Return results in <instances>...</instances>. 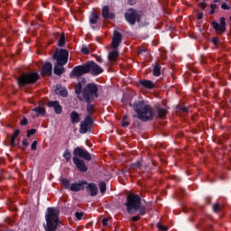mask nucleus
<instances>
[{"label":"nucleus","mask_w":231,"mask_h":231,"mask_svg":"<svg viewBox=\"0 0 231 231\" xmlns=\"http://www.w3.org/2000/svg\"><path fill=\"white\" fill-rule=\"evenodd\" d=\"M128 214L134 215L139 210L140 216H145V206H142V199L138 194H128L125 203Z\"/></svg>","instance_id":"1"},{"label":"nucleus","mask_w":231,"mask_h":231,"mask_svg":"<svg viewBox=\"0 0 231 231\" xmlns=\"http://www.w3.org/2000/svg\"><path fill=\"white\" fill-rule=\"evenodd\" d=\"M134 111L136 113V116L142 122H149L154 118V110L151 105L145 104L143 101H138L133 106Z\"/></svg>","instance_id":"2"},{"label":"nucleus","mask_w":231,"mask_h":231,"mask_svg":"<svg viewBox=\"0 0 231 231\" xmlns=\"http://www.w3.org/2000/svg\"><path fill=\"white\" fill-rule=\"evenodd\" d=\"M45 221V231H57V227L59 226V210L55 208H47Z\"/></svg>","instance_id":"3"},{"label":"nucleus","mask_w":231,"mask_h":231,"mask_svg":"<svg viewBox=\"0 0 231 231\" xmlns=\"http://www.w3.org/2000/svg\"><path fill=\"white\" fill-rule=\"evenodd\" d=\"M83 97L86 102H93L98 97V87L95 84H88L83 89Z\"/></svg>","instance_id":"4"},{"label":"nucleus","mask_w":231,"mask_h":231,"mask_svg":"<svg viewBox=\"0 0 231 231\" xmlns=\"http://www.w3.org/2000/svg\"><path fill=\"white\" fill-rule=\"evenodd\" d=\"M39 80V74L37 72L23 74L19 79V86H26V84H35Z\"/></svg>","instance_id":"5"},{"label":"nucleus","mask_w":231,"mask_h":231,"mask_svg":"<svg viewBox=\"0 0 231 231\" xmlns=\"http://www.w3.org/2000/svg\"><path fill=\"white\" fill-rule=\"evenodd\" d=\"M69 57V52L64 49L56 50L53 59L57 60L58 64H68V58Z\"/></svg>","instance_id":"6"},{"label":"nucleus","mask_w":231,"mask_h":231,"mask_svg":"<svg viewBox=\"0 0 231 231\" xmlns=\"http://www.w3.org/2000/svg\"><path fill=\"white\" fill-rule=\"evenodd\" d=\"M125 17L130 24H134L136 21H140V14L134 9H128L125 14Z\"/></svg>","instance_id":"7"},{"label":"nucleus","mask_w":231,"mask_h":231,"mask_svg":"<svg viewBox=\"0 0 231 231\" xmlns=\"http://www.w3.org/2000/svg\"><path fill=\"white\" fill-rule=\"evenodd\" d=\"M87 68L88 72L90 73V75L97 76L100 75V73H104V69L98 66L95 61L87 62Z\"/></svg>","instance_id":"8"},{"label":"nucleus","mask_w":231,"mask_h":231,"mask_svg":"<svg viewBox=\"0 0 231 231\" xmlns=\"http://www.w3.org/2000/svg\"><path fill=\"white\" fill-rule=\"evenodd\" d=\"M93 124V120H91V116L88 115L85 119L80 123L79 133L81 134H86L89 129H91V125Z\"/></svg>","instance_id":"9"},{"label":"nucleus","mask_w":231,"mask_h":231,"mask_svg":"<svg viewBox=\"0 0 231 231\" xmlns=\"http://www.w3.org/2000/svg\"><path fill=\"white\" fill-rule=\"evenodd\" d=\"M73 154L75 155L74 157L76 158H83V160H86L87 162H90L91 160V153L88 152L87 150H84L80 147H77Z\"/></svg>","instance_id":"10"},{"label":"nucleus","mask_w":231,"mask_h":231,"mask_svg":"<svg viewBox=\"0 0 231 231\" xmlns=\"http://www.w3.org/2000/svg\"><path fill=\"white\" fill-rule=\"evenodd\" d=\"M211 24L217 33H225L226 31V19L225 17L220 18V24L217 22H212Z\"/></svg>","instance_id":"11"},{"label":"nucleus","mask_w":231,"mask_h":231,"mask_svg":"<svg viewBox=\"0 0 231 231\" xmlns=\"http://www.w3.org/2000/svg\"><path fill=\"white\" fill-rule=\"evenodd\" d=\"M88 72V63L84 65L77 66L72 70V75L75 77H81V75H86Z\"/></svg>","instance_id":"12"},{"label":"nucleus","mask_w":231,"mask_h":231,"mask_svg":"<svg viewBox=\"0 0 231 231\" xmlns=\"http://www.w3.org/2000/svg\"><path fill=\"white\" fill-rule=\"evenodd\" d=\"M73 163L76 167L80 171V172H87L88 166H86V162L79 157H73Z\"/></svg>","instance_id":"13"},{"label":"nucleus","mask_w":231,"mask_h":231,"mask_svg":"<svg viewBox=\"0 0 231 231\" xmlns=\"http://www.w3.org/2000/svg\"><path fill=\"white\" fill-rule=\"evenodd\" d=\"M120 42H122V33H120L118 31H115L112 39V48L116 50V48L120 46Z\"/></svg>","instance_id":"14"},{"label":"nucleus","mask_w":231,"mask_h":231,"mask_svg":"<svg viewBox=\"0 0 231 231\" xmlns=\"http://www.w3.org/2000/svg\"><path fill=\"white\" fill-rule=\"evenodd\" d=\"M86 185L87 182L85 180H82L81 182L79 183H72L69 189L72 192H79V190H84V187H86Z\"/></svg>","instance_id":"15"},{"label":"nucleus","mask_w":231,"mask_h":231,"mask_svg":"<svg viewBox=\"0 0 231 231\" xmlns=\"http://www.w3.org/2000/svg\"><path fill=\"white\" fill-rule=\"evenodd\" d=\"M48 107H53L56 115H60L62 113V106L59 101H49L47 103Z\"/></svg>","instance_id":"16"},{"label":"nucleus","mask_w":231,"mask_h":231,"mask_svg":"<svg viewBox=\"0 0 231 231\" xmlns=\"http://www.w3.org/2000/svg\"><path fill=\"white\" fill-rule=\"evenodd\" d=\"M85 188L87 189L88 194L90 196H97L98 194V188L95 183L85 184Z\"/></svg>","instance_id":"17"},{"label":"nucleus","mask_w":231,"mask_h":231,"mask_svg":"<svg viewBox=\"0 0 231 231\" xmlns=\"http://www.w3.org/2000/svg\"><path fill=\"white\" fill-rule=\"evenodd\" d=\"M53 69V65L51 62H45L42 66V75H48L49 77H51V71Z\"/></svg>","instance_id":"18"},{"label":"nucleus","mask_w":231,"mask_h":231,"mask_svg":"<svg viewBox=\"0 0 231 231\" xmlns=\"http://www.w3.org/2000/svg\"><path fill=\"white\" fill-rule=\"evenodd\" d=\"M102 15L105 19H115V14L109 12V6L107 5L103 7Z\"/></svg>","instance_id":"19"},{"label":"nucleus","mask_w":231,"mask_h":231,"mask_svg":"<svg viewBox=\"0 0 231 231\" xmlns=\"http://www.w3.org/2000/svg\"><path fill=\"white\" fill-rule=\"evenodd\" d=\"M64 66H66V64H59V63H56V65L54 66V73L55 75H62L65 71L64 69Z\"/></svg>","instance_id":"20"},{"label":"nucleus","mask_w":231,"mask_h":231,"mask_svg":"<svg viewBox=\"0 0 231 231\" xmlns=\"http://www.w3.org/2000/svg\"><path fill=\"white\" fill-rule=\"evenodd\" d=\"M71 124H79L80 122V115L76 111L70 113Z\"/></svg>","instance_id":"21"},{"label":"nucleus","mask_w":231,"mask_h":231,"mask_svg":"<svg viewBox=\"0 0 231 231\" xmlns=\"http://www.w3.org/2000/svg\"><path fill=\"white\" fill-rule=\"evenodd\" d=\"M32 111V113H35V116L46 115V109H44V107L38 106L33 108Z\"/></svg>","instance_id":"22"},{"label":"nucleus","mask_w":231,"mask_h":231,"mask_svg":"<svg viewBox=\"0 0 231 231\" xmlns=\"http://www.w3.org/2000/svg\"><path fill=\"white\" fill-rule=\"evenodd\" d=\"M140 83L147 89H152L154 88V83L151 80H141Z\"/></svg>","instance_id":"23"},{"label":"nucleus","mask_w":231,"mask_h":231,"mask_svg":"<svg viewBox=\"0 0 231 231\" xmlns=\"http://www.w3.org/2000/svg\"><path fill=\"white\" fill-rule=\"evenodd\" d=\"M160 75H162V67L157 64L153 67V76L160 77Z\"/></svg>","instance_id":"24"},{"label":"nucleus","mask_w":231,"mask_h":231,"mask_svg":"<svg viewBox=\"0 0 231 231\" xmlns=\"http://www.w3.org/2000/svg\"><path fill=\"white\" fill-rule=\"evenodd\" d=\"M98 23V14L92 13L90 16V24H97Z\"/></svg>","instance_id":"25"},{"label":"nucleus","mask_w":231,"mask_h":231,"mask_svg":"<svg viewBox=\"0 0 231 231\" xmlns=\"http://www.w3.org/2000/svg\"><path fill=\"white\" fill-rule=\"evenodd\" d=\"M21 131L19 130H15L12 138H11V144L13 145V147H15V138H17V136H19Z\"/></svg>","instance_id":"26"},{"label":"nucleus","mask_w":231,"mask_h":231,"mask_svg":"<svg viewBox=\"0 0 231 231\" xmlns=\"http://www.w3.org/2000/svg\"><path fill=\"white\" fill-rule=\"evenodd\" d=\"M21 131L19 130H15L12 138H11V144L13 145V147H15V138H17V136H19Z\"/></svg>","instance_id":"27"},{"label":"nucleus","mask_w":231,"mask_h":231,"mask_svg":"<svg viewBox=\"0 0 231 231\" xmlns=\"http://www.w3.org/2000/svg\"><path fill=\"white\" fill-rule=\"evenodd\" d=\"M109 60H116L118 59V51H114L108 54Z\"/></svg>","instance_id":"28"},{"label":"nucleus","mask_w":231,"mask_h":231,"mask_svg":"<svg viewBox=\"0 0 231 231\" xmlns=\"http://www.w3.org/2000/svg\"><path fill=\"white\" fill-rule=\"evenodd\" d=\"M157 115H158L159 118H163V116H165V115H167V109L159 108L157 111Z\"/></svg>","instance_id":"29"},{"label":"nucleus","mask_w":231,"mask_h":231,"mask_svg":"<svg viewBox=\"0 0 231 231\" xmlns=\"http://www.w3.org/2000/svg\"><path fill=\"white\" fill-rule=\"evenodd\" d=\"M57 93L61 97H68V90H66V88H58Z\"/></svg>","instance_id":"30"},{"label":"nucleus","mask_w":231,"mask_h":231,"mask_svg":"<svg viewBox=\"0 0 231 231\" xmlns=\"http://www.w3.org/2000/svg\"><path fill=\"white\" fill-rule=\"evenodd\" d=\"M75 93L76 95H80V93H82V83H78V85L75 88Z\"/></svg>","instance_id":"31"},{"label":"nucleus","mask_w":231,"mask_h":231,"mask_svg":"<svg viewBox=\"0 0 231 231\" xmlns=\"http://www.w3.org/2000/svg\"><path fill=\"white\" fill-rule=\"evenodd\" d=\"M99 189H100L101 194L106 193V190L107 189V187L106 186V182H100Z\"/></svg>","instance_id":"32"},{"label":"nucleus","mask_w":231,"mask_h":231,"mask_svg":"<svg viewBox=\"0 0 231 231\" xmlns=\"http://www.w3.org/2000/svg\"><path fill=\"white\" fill-rule=\"evenodd\" d=\"M63 158L66 160V162H69L71 160V152H69V151H65V152L63 153Z\"/></svg>","instance_id":"33"},{"label":"nucleus","mask_w":231,"mask_h":231,"mask_svg":"<svg viewBox=\"0 0 231 231\" xmlns=\"http://www.w3.org/2000/svg\"><path fill=\"white\" fill-rule=\"evenodd\" d=\"M87 111L88 115L91 116V115H93V111H95V106L88 104L87 106Z\"/></svg>","instance_id":"34"},{"label":"nucleus","mask_w":231,"mask_h":231,"mask_svg":"<svg viewBox=\"0 0 231 231\" xmlns=\"http://www.w3.org/2000/svg\"><path fill=\"white\" fill-rule=\"evenodd\" d=\"M129 121H127V116L123 117L122 127H129Z\"/></svg>","instance_id":"35"},{"label":"nucleus","mask_w":231,"mask_h":231,"mask_svg":"<svg viewBox=\"0 0 231 231\" xmlns=\"http://www.w3.org/2000/svg\"><path fill=\"white\" fill-rule=\"evenodd\" d=\"M65 44H66V39L64 38V34H61L59 41V46H64Z\"/></svg>","instance_id":"36"},{"label":"nucleus","mask_w":231,"mask_h":231,"mask_svg":"<svg viewBox=\"0 0 231 231\" xmlns=\"http://www.w3.org/2000/svg\"><path fill=\"white\" fill-rule=\"evenodd\" d=\"M142 167V162L137 161L135 163L131 164L132 169H140Z\"/></svg>","instance_id":"37"},{"label":"nucleus","mask_w":231,"mask_h":231,"mask_svg":"<svg viewBox=\"0 0 231 231\" xmlns=\"http://www.w3.org/2000/svg\"><path fill=\"white\" fill-rule=\"evenodd\" d=\"M81 51L84 53V55H89V48H88L86 45L82 46Z\"/></svg>","instance_id":"38"},{"label":"nucleus","mask_w":231,"mask_h":231,"mask_svg":"<svg viewBox=\"0 0 231 231\" xmlns=\"http://www.w3.org/2000/svg\"><path fill=\"white\" fill-rule=\"evenodd\" d=\"M61 183L65 187V189H68L69 186V180L68 179H61Z\"/></svg>","instance_id":"39"},{"label":"nucleus","mask_w":231,"mask_h":231,"mask_svg":"<svg viewBox=\"0 0 231 231\" xmlns=\"http://www.w3.org/2000/svg\"><path fill=\"white\" fill-rule=\"evenodd\" d=\"M213 210H214V212H219V210H221V205H219V204H214L213 205Z\"/></svg>","instance_id":"40"},{"label":"nucleus","mask_w":231,"mask_h":231,"mask_svg":"<svg viewBox=\"0 0 231 231\" xmlns=\"http://www.w3.org/2000/svg\"><path fill=\"white\" fill-rule=\"evenodd\" d=\"M35 133H37V130L35 129H31L27 131V137L30 138V136L35 134Z\"/></svg>","instance_id":"41"},{"label":"nucleus","mask_w":231,"mask_h":231,"mask_svg":"<svg viewBox=\"0 0 231 231\" xmlns=\"http://www.w3.org/2000/svg\"><path fill=\"white\" fill-rule=\"evenodd\" d=\"M157 227L159 228V230H162V231H167L168 230L167 226L162 225L161 223L157 224Z\"/></svg>","instance_id":"42"},{"label":"nucleus","mask_w":231,"mask_h":231,"mask_svg":"<svg viewBox=\"0 0 231 231\" xmlns=\"http://www.w3.org/2000/svg\"><path fill=\"white\" fill-rule=\"evenodd\" d=\"M75 216H76L77 219L80 220L84 217V213L83 212H76Z\"/></svg>","instance_id":"43"},{"label":"nucleus","mask_w":231,"mask_h":231,"mask_svg":"<svg viewBox=\"0 0 231 231\" xmlns=\"http://www.w3.org/2000/svg\"><path fill=\"white\" fill-rule=\"evenodd\" d=\"M21 125H28V118L23 117L21 121H20Z\"/></svg>","instance_id":"44"},{"label":"nucleus","mask_w":231,"mask_h":231,"mask_svg":"<svg viewBox=\"0 0 231 231\" xmlns=\"http://www.w3.org/2000/svg\"><path fill=\"white\" fill-rule=\"evenodd\" d=\"M32 151H37V141H34L31 145Z\"/></svg>","instance_id":"45"},{"label":"nucleus","mask_w":231,"mask_h":231,"mask_svg":"<svg viewBox=\"0 0 231 231\" xmlns=\"http://www.w3.org/2000/svg\"><path fill=\"white\" fill-rule=\"evenodd\" d=\"M221 8H222L223 10H230V6H228V5H227L226 3H223V4L221 5Z\"/></svg>","instance_id":"46"},{"label":"nucleus","mask_w":231,"mask_h":231,"mask_svg":"<svg viewBox=\"0 0 231 231\" xmlns=\"http://www.w3.org/2000/svg\"><path fill=\"white\" fill-rule=\"evenodd\" d=\"M22 143L24 147H28V145H30V143L27 141V139H23Z\"/></svg>","instance_id":"47"},{"label":"nucleus","mask_w":231,"mask_h":231,"mask_svg":"<svg viewBox=\"0 0 231 231\" xmlns=\"http://www.w3.org/2000/svg\"><path fill=\"white\" fill-rule=\"evenodd\" d=\"M199 7H200L202 10H205V8H207V4L204 3V2H201V3L199 4Z\"/></svg>","instance_id":"48"},{"label":"nucleus","mask_w":231,"mask_h":231,"mask_svg":"<svg viewBox=\"0 0 231 231\" xmlns=\"http://www.w3.org/2000/svg\"><path fill=\"white\" fill-rule=\"evenodd\" d=\"M141 218H142V217H141L140 216H135V217H132V221H134V222L140 221Z\"/></svg>","instance_id":"49"},{"label":"nucleus","mask_w":231,"mask_h":231,"mask_svg":"<svg viewBox=\"0 0 231 231\" xmlns=\"http://www.w3.org/2000/svg\"><path fill=\"white\" fill-rule=\"evenodd\" d=\"M107 221H109V219H107V218H103V220H102V225H103V226H107Z\"/></svg>","instance_id":"50"},{"label":"nucleus","mask_w":231,"mask_h":231,"mask_svg":"<svg viewBox=\"0 0 231 231\" xmlns=\"http://www.w3.org/2000/svg\"><path fill=\"white\" fill-rule=\"evenodd\" d=\"M198 19H199V21H201V19H203V13L198 14Z\"/></svg>","instance_id":"51"},{"label":"nucleus","mask_w":231,"mask_h":231,"mask_svg":"<svg viewBox=\"0 0 231 231\" xmlns=\"http://www.w3.org/2000/svg\"><path fill=\"white\" fill-rule=\"evenodd\" d=\"M210 8H211V10H215L216 11V9L217 8V5H216V4H212L210 5Z\"/></svg>","instance_id":"52"},{"label":"nucleus","mask_w":231,"mask_h":231,"mask_svg":"<svg viewBox=\"0 0 231 231\" xmlns=\"http://www.w3.org/2000/svg\"><path fill=\"white\" fill-rule=\"evenodd\" d=\"M97 61L102 63L104 62V60H102V57H97Z\"/></svg>","instance_id":"53"},{"label":"nucleus","mask_w":231,"mask_h":231,"mask_svg":"<svg viewBox=\"0 0 231 231\" xmlns=\"http://www.w3.org/2000/svg\"><path fill=\"white\" fill-rule=\"evenodd\" d=\"M180 111H183L184 113H187V111H188L187 106H182V107L180 108Z\"/></svg>","instance_id":"54"},{"label":"nucleus","mask_w":231,"mask_h":231,"mask_svg":"<svg viewBox=\"0 0 231 231\" xmlns=\"http://www.w3.org/2000/svg\"><path fill=\"white\" fill-rule=\"evenodd\" d=\"M136 2V0H128V3L130 4V5H133L134 3H135Z\"/></svg>","instance_id":"55"},{"label":"nucleus","mask_w":231,"mask_h":231,"mask_svg":"<svg viewBox=\"0 0 231 231\" xmlns=\"http://www.w3.org/2000/svg\"><path fill=\"white\" fill-rule=\"evenodd\" d=\"M214 44H217V38H213Z\"/></svg>","instance_id":"56"},{"label":"nucleus","mask_w":231,"mask_h":231,"mask_svg":"<svg viewBox=\"0 0 231 231\" xmlns=\"http://www.w3.org/2000/svg\"><path fill=\"white\" fill-rule=\"evenodd\" d=\"M215 12H216V11H215L214 9H211V11L209 12V14H215Z\"/></svg>","instance_id":"57"},{"label":"nucleus","mask_w":231,"mask_h":231,"mask_svg":"<svg viewBox=\"0 0 231 231\" xmlns=\"http://www.w3.org/2000/svg\"><path fill=\"white\" fill-rule=\"evenodd\" d=\"M214 3H219V0H214Z\"/></svg>","instance_id":"58"}]
</instances>
